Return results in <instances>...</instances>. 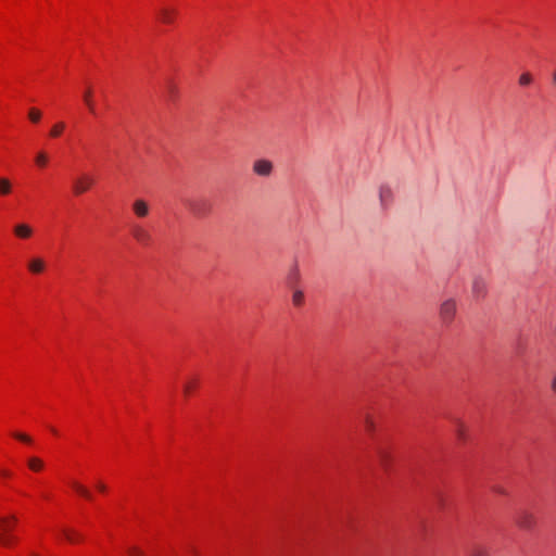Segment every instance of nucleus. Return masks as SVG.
<instances>
[{"mask_svg": "<svg viewBox=\"0 0 556 556\" xmlns=\"http://www.w3.org/2000/svg\"><path fill=\"white\" fill-rule=\"evenodd\" d=\"M72 486L73 489L79 494L81 495L83 497H85L86 500H89L91 501L92 500V494L90 493V491L84 486L83 484L74 481L72 482Z\"/></svg>", "mask_w": 556, "mask_h": 556, "instance_id": "2eb2a0df", "label": "nucleus"}, {"mask_svg": "<svg viewBox=\"0 0 556 556\" xmlns=\"http://www.w3.org/2000/svg\"><path fill=\"white\" fill-rule=\"evenodd\" d=\"M253 173L260 177H269L274 170V164L266 159H258L253 162Z\"/></svg>", "mask_w": 556, "mask_h": 556, "instance_id": "39448f33", "label": "nucleus"}, {"mask_svg": "<svg viewBox=\"0 0 556 556\" xmlns=\"http://www.w3.org/2000/svg\"><path fill=\"white\" fill-rule=\"evenodd\" d=\"M195 384H197V381H195V380L188 381V382L185 384V387H184V392H185V394H186V395H188V394L191 392L192 388H193V387H195Z\"/></svg>", "mask_w": 556, "mask_h": 556, "instance_id": "cd10ccee", "label": "nucleus"}, {"mask_svg": "<svg viewBox=\"0 0 556 556\" xmlns=\"http://www.w3.org/2000/svg\"><path fill=\"white\" fill-rule=\"evenodd\" d=\"M28 556H41V555H39L38 553H36V552L31 551V552H29V555H28Z\"/></svg>", "mask_w": 556, "mask_h": 556, "instance_id": "72a5a7b5", "label": "nucleus"}, {"mask_svg": "<svg viewBox=\"0 0 556 556\" xmlns=\"http://www.w3.org/2000/svg\"><path fill=\"white\" fill-rule=\"evenodd\" d=\"M554 81L556 83V73L554 74Z\"/></svg>", "mask_w": 556, "mask_h": 556, "instance_id": "c9c22d12", "label": "nucleus"}, {"mask_svg": "<svg viewBox=\"0 0 556 556\" xmlns=\"http://www.w3.org/2000/svg\"><path fill=\"white\" fill-rule=\"evenodd\" d=\"M13 231L14 235L20 239H28L33 236L34 232L33 228L25 223L15 225Z\"/></svg>", "mask_w": 556, "mask_h": 556, "instance_id": "9d476101", "label": "nucleus"}, {"mask_svg": "<svg viewBox=\"0 0 556 556\" xmlns=\"http://www.w3.org/2000/svg\"><path fill=\"white\" fill-rule=\"evenodd\" d=\"M131 233H132L135 240L142 245L150 244V242L152 240L150 232L140 225L134 226Z\"/></svg>", "mask_w": 556, "mask_h": 556, "instance_id": "6e6552de", "label": "nucleus"}, {"mask_svg": "<svg viewBox=\"0 0 556 556\" xmlns=\"http://www.w3.org/2000/svg\"><path fill=\"white\" fill-rule=\"evenodd\" d=\"M364 424H365L366 430L369 433L375 431V421H374V419L369 415L365 416Z\"/></svg>", "mask_w": 556, "mask_h": 556, "instance_id": "b1692460", "label": "nucleus"}, {"mask_svg": "<svg viewBox=\"0 0 556 556\" xmlns=\"http://www.w3.org/2000/svg\"><path fill=\"white\" fill-rule=\"evenodd\" d=\"M45 267H46L45 261L39 257L31 258L28 263V269L33 274L42 273L45 270Z\"/></svg>", "mask_w": 556, "mask_h": 556, "instance_id": "f8f14e48", "label": "nucleus"}, {"mask_svg": "<svg viewBox=\"0 0 556 556\" xmlns=\"http://www.w3.org/2000/svg\"><path fill=\"white\" fill-rule=\"evenodd\" d=\"M132 211L136 214V216L143 218V217L148 216V214L150 212V207H149V204L144 200L137 199L132 203Z\"/></svg>", "mask_w": 556, "mask_h": 556, "instance_id": "1a4fd4ad", "label": "nucleus"}, {"mask_svg": "<svg viewBox=\"0 0 556 556\" xmlns=\"http://www.w3.org/2000/svg\"><path fill=\"white\" fill-rule=\"evenodd\" d=\"M128 552L132 556H143V553L138 547L135 546L130 547Z\"/></svg>", "mask_w": 556, "mask_h": 556, "instance_id": "c85d7f7f", "label": "nucleus"}, {"mask_svg": "<svg viewBox=\"0 0 556 556\" xmlns=\"http://www.w3.org/2000/svg\"><path fill=\"white\" fill-rule=\"evenodd\" d=\"M189 206H190L191 212H192L195 216H202V215H204V212L201 210V207H200L197 203H194V202H190Z\"/></svg>", "mask_w": 556, "mask_h": 556, "instance_id": "393cba45", "label": "nucleus"}, {"mask_svg": "<svg viewBox=\"0 0 556 556\" xmlns=\"http://www.w3.org/2000/svg\"><path fill=\"white\" fill-rule=\"evenodd\" d=\"M457 434H458L459 438H463L464 431H463L462 427H459V429L457 430Z\"/></svg>", "mask_w": 556, "mask_h": 556, "instance_id": "2f4dec72", "label": "nucleus"}, {"mask_svg": "<svg viewBox=\"0 0 556 556\" xmlns=\"http://www.w3.org/2000/svg\"><path fill=\"white\" fill-rule=\"evenodd\" d=\"M304 302V293L301 290H295L292 294V303L295 306H301Z\"/></svg>", "mask_w": 556, "mask_h": 556, "instance_id": "412c9836", "label": "nucleus"}, {"mask_svg": "<svg viewBox=\"0 0 556 556\" xmlns=\"http://www.w3.org/2000/svg\"><path fill=\"white\" fill-rule=\"evenodd\" d=\"M50 430L52 431V433L58 434V431H56V429H55V428H52V427H51V428H50Z\"/></svg>", "mask_w": 556, "mask_h": 556, "instance_id": "f704fd0d", "label": "nucleus"}, {"mask_svg": "<svg viewBox=\"0 0 556 556\" xmlns=\"http://www.w3.org/2000/svg\"><path fill=\"white\" fill-rule=\"evenodd\" d=\"M535 523H536V518L532 513H530L526 509H521L517 513L516 525L519 528L525 529V530H531L534 528Z\"/></svg>", "mask_w": 556, "mask_h": 556, "instance_id": "7ed1b4c3", "label": "nucleus"}, {"mask_svg": "<svg viewBox=\"0 0 556 556\" xmlns=\"http://www.w3.org/2000/svg\"><path fill=\"white\" fill-rule=\"evenodd\" d=\"M63 534H64L65 539L72 543L81 539V536L76 531L71 530V529H64Z\"/></svg>", "mask_w": 556, "mask_h": 556, "instance_id": "aec40b11", "label": "nucleus"}, {"mask_svg": "<svg viewBox=\"0 0 556 556\" xmlns=\"http://www.w3.org/2000/svg\"><path fill=\"white\" fill-rule=\"evenodd\" d=\"M28 468L35 472L42 470L45 467L43 460L39 457L33 456L27 460Z\"/></svg>", "mask_w": 556, "mask_h": 556, "instance_id": "4468645a", "label": "nucleus"}, {"mask_svg": "<svg viewBox=\"0 0 556 556\" xmlns=\"http://www.w3.org/2000/svg\"><path fill=\"white\" fill-rule=\"evenodd\" d=\"M83 100H84V103L86 104V106L88 108L89 112L91 114H96V105H94V101H93V96H92V89L90 87H88L84 94H83Z\"/></svg>", "mask_w": 556, "mask_h": 556, "instance_id": "9b49d317", "label": "nucleus"}, {"mask_svg": "<svg viewBox=\"0 0 556 556\" xmlns=\"http://www.w3.org/2000/svg\"><path fill=\"white\" fill-rule=\"evenodd\" d=\"M42 113L36 108H30L28 111V118L31 123H38L41 119Z\"/></svg>", "mask_w": 556, "mask_h": 556, "instance_id": "f3484780", "label": "nucleus"}, {"mask_svg": "<svg viewBox=\"0 0 556 556\" xmlns=\"http://www.w3.org/2000/svg\"><path fill=\"white\" fill-rule=\"evenodd\" d=\"M378 198L381 208L387 210L392 204L394 199L392 188L387 184L380 185L378 188Z\"/></svg>", "mask_w": 556, "mask_h": 556, "instance_id": "423d86ee", "label": "nucleus"}, {"mask_svg": "<svg viewBox=\"0 0 556 556\" xmlns=\"http://www.w3.org/2000/svg\"><path fill=\"white\" fill-rule=\"evenodd\" d=\"M176 11L174 9L162 8L159 11L160 20L165 24H172L174 22Z\"/></svg>", "mask_w": 556, "mask_h": 556, "instance_id": "ddd939ff", "label": "nucleus"}, {"mask_svg": "<svg viewBox=\"0 0 556 556\" xmlns=\"http://www.w3.org/2000/svg\"><path fill=\"white\" fill-rule=\"evenodd\" d=\"M15 515L0 517V544L4 547L11 546L15 542L12 531L17 523Z\"/></svg>", "mask_w": 556, "mask_h": 556, "instance_id": "f257e3e1", "label": "nucleus"}, {"mask_svg": "<svg viewBox=\"0 0 556 556\" xmlns=\"http://www.w3.org/2000/svg\"><path fill=\"white\" fill-rule=\"evenodd\" d=\"M93 184V177L88 174H84L74 181L73 191L75 194L85 193Z\"/></svg>", "mask_w": 556, "mask_h": 556, "instance_id": "0eeeda50", "label": "nucleus"}, {"mask_svg": "<svg viewBox=\"0 0 556 556\" xmlns=\"http://www.w3.org/2000/svg\"><path fill=\"white\" fill-rule=\"evenodd\" d=\"M551 388H552V390L556 393V376H555V377L553 378V380H552Z\"/></svg>", "mask_w": 556, "mask_h": 556, "instance_id": "7c9ffc66", "label": "nucleus"}, {"mask_svg": "<svg viewBox=\"0 0 556 556\" xmlns=\"http://www.w3.org/2000/svg\"><path fill=\"white\" fill-rule=\"evenodd\" d=\"M97 489L100 492H105L106 491V485L103 482L100 481V482L97 483Z\"/></svg>", "mask_w": 556, "mask_h": 556, "instance_id": "c756f323", "label": "nucleus"}, {"mask_svg": "<svg viewBox=\"0 0 556 556\" xmlns=\"http://www.w3.org/2000/svg\"><path fill=\"white\" fill-rule=\"evenodd\" d=\"M457 313V302L455 299L444 300L439 307V317L444 326H450Z\"/></svg>", "mask_w": 556, "mask_h": 556, "instance_id": "f03ea898", "label": "nucleus"}, {"mask_svg": "<svg viewBox=\"0 0 556 556\" xmlns=\"http://www.w3.org/2000/svg\"><path fill=\"white\" fill-rule=\"evenodd\" d=\"M14 437L22 442L31 443V438L25 433L16 432Z\"/></svg>", "mask_w": 556, "mask_h": 556, "instance_id": "a878e982", "label": "nucleus"}, {"mask_svg": "<svg viewBox=\"0 0 556 556\" xmlns=\"http://www.w3.org/2000/svg\"><path fill=\"white\" fill-rule=\"evenodd\" d=\"M11 192V182L7 178H0V193L8 194Z\"/></svg>", "mask_w": 556, "mask_h": 556, "instance_id": "4be33fe9", "label": "nucleus"}, {"mask_svg": "<svg viewBox=\"0 0 556 556\" xmlns=\"http://www.w3.org/2000/svg\"><path fill=\"white\" fill-rule=\"evenodd\" d=\"M532 80H533L532 75L527 72V73H522L519 76V81L518 83H519L520 86L526 87V86L531 85Z\"/></svg>", "mask_w": 556, "mask_h": 556, "instance_id": "5701e85b", "label": "nucleus"}, {"mask_svg": "<svg viewBox=\"0 0 556 556\" xmlns=\"http://www.w3.org/2000/svg\"><path fill=\"white\" fill-rule=\"evenodd\" d=\"M488 292V282L480 275L473 277L471 282V293L476 300L483 299Z\"/></svg>", "mask_w": 556, "mask_h": 556, "instance_id": "20e7f679", "label": "nucleus"}, {"mask_svg": "<svg viewBox=\"0 0 556 556\" xmlns=\"http://www.w3.org/2000/svg\"><path fill=\"white\" fill-rule=\"evenodd\" d=\"M1 475L3 477H9L10 476V472L8 470H1Z\"/></svg>", "mask_w": 556, "mask_h": 556, "instance_id": "473e14b6", "label": "nucleus"}, {"mask_svg": "<svg viewBox=\"0 0 556 556\" xmlns=\"http://www.w3.org/2000/svg\"><path fill=\"white\" fill-rule=\"evenodd\" d=\"M471 556H489V554L484 548L477 546L471 551Z\"/></svg>", "mask_w": 556, "mask_h": 556, "instance_id": "bb28decb", "label": "nucleus"}, {"mask_svg": "<svg viewBox=\"0 0 556 556\" xmlns=\"http://www.w3.org/2000/svg\"><path fill=\"white\" fill-rule=\"evenodd\" d=\"M377 454H378V458H379V462H380L381 466L386 470H388L389 465H390V459H391V456H390L389 452H387L383 448H378Z\"/></svg>", "mask_w": 556, "mask_h": 556, "instance_id": "dca6fc26", "label": "nucleus"}, {"mask_svg": "<svg viewBox=\"0 0 556 556\" xmlns=\"http://www.w3.org/2000/svg\"><path fill=\"white\" fill-rule=\"evenodd\" d=\"M64 129H65V124L63 122H59L52 126V128L50 130V136L53 138H56V137L61 136V134L63 132Z\"/></svg>", "mask_w": 556, "mask_h": 556, "instance_id": "a211bd4d", "label": "nucleus"}, {"mask_svg": "<svg viewBox=\"0 0 556 556\" xmlns=\"http://www.w3.org/2000/svg\"><path fill=\"white\" fill-rule=\"evenodd\" d=\"M35 162L37 164V166L43 168L47 166L48 164V155L46 152L43 151H40L37 153L36 157H35Z\"/></svg>", "mask_w": 556, "mask_h": 556, "instance_id": "6ab92c4d", "label": "nucleus"}]
</instances>
